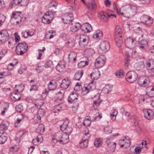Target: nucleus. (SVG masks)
Wrapping results in <instances>:
<instances>
[{"mask_svg": "<svg viewBox=\"0 0 154 154\" xmlns=\"http://www.w3.org/2000/svg\"><path fill=\"white\" fill-rule=\"evenodd\" d=\"M64 91H60L57 93L56 100H55V102L56 103V105H55V109L58 111L62 109L61 100L64 97Z\"/></svg>", "mask_w": 154, "mask_h": 154, "instance_id": "obj_1", "label": "nucleus"}, {"mask_svg": "<svg viewBox=\"0 0 154 154\" xmlns=\"http://www.w3.org/2000/svg\"><path fill=\"white\" fill-rule=\"evenodd\" d=\"M28 48L26 43H20L17 45L15 51L18 55H22L26 52Z\"/></svg>", "mask_w": 154, "mask_h": 154, "instance_id": "obj_2", "label": "nucleus"}, {"mask_svg": "<svg viewBox=\"0 0 154 154\" xmlns=\"http://www.w3.org/2000/svg\"><path fill=\"white\" fill-rule=\"evenodd\" d=\"M53 13L52 11L47 12L42 19V22L46 24H49L52 21L54 18Z\"/></svg>", "mask_w": 154, "mask_h": 154, "instance_id": "obj_3", "label": "nucleus"}, {"mask_svg": "<svg viewBox=\"0 0 154 154\" xmlns=\"http://www.w3.org/2000/svg\"><path fill=\"white\" fill-rule=\"evenodd\" d=\"M78 97V94L76 92H72L68 97V101L69 103L74 104L76 107H78V103L77 100Z\"/></svg>", "mask_w": 154, "mask_h": 154, "instance_id": "obj_4", "label": "nucleus"}, {"mask_svg": "<svg viewBox=\"0 0 154 154\" xmlns=\"http://www.w3.org/2000/svg\"><path fill=\"white\" fill-rule=\"evenodd\" d=\"M125 77L127 81L132 83L136 80L138 77V75L134 71H130L127 73Z\"/></svg>", "mask_w": 154, "mask_h": 154, "instance_id": "obj_5", "label": "nucleus"}, {"mask_svg": "<svg viewBox=\"0 0 154 154\" xmlns=\"http://www.w3.org/2000/svg\"><path fill=\"white\" fill-rule=\"evenodd\" d=\"M99 52L100 54H103L107 52L109 49V43L107 41H104L100 43V45Z\"/></svg>", "mask_w": 154, "mask_h": 154, "instance_id": "obj_6", "label": "nucleus"}, {"mask_svg": "<svg viewBox=\"0 0 154 154\" xmlns=\"http://www.w3.org/2000/svg\"><path fill=\"white\" fill-rule=\"evenodd\" d=\"M116 143L113 142H111L109 140L106 141V144L105 145V147L106 151L109 152H114L116 147Z\"/></svg>", "mask_w": 154, "mask_h": 154, "instance_id": "obj_7", "label": "nucleus"}, {"mask_svg": "<svg viewBox=\"0 0 154 154\" xmlns=\"http://www.w3.org/2000/svg\"><path fill=\"white\" fill-rule=\"evenodd\" d=\"M149 78L146 76L140 77L138 80V83L141 86L145 87L150 82Z\"/></svg>", "mask_w": 154, "mask_h": 154, "instance_id": "obj_8", "label": "nucleus"}, {"mask_svg": "<svg viewBox=\"0 0 154 154\" xmlns=\"http://www.w3.org/2000/svg\"><path fill=\"white\" fill-rule=\"evenodd\" d=\"M106 58L104 56L100 55L96 59L95 66L97 68H100L103 66L105 63Z\"/></svg>", "mask_w": 154, "mask_h": 154, "instance_id": "obj_9", "label": "nucleus"}, {"mask_svg": "<svg viewBox=\"0 0 154 154\" xmlns=\"http://www.w3.org/2000/svg\"><path fill=\"white\" fill-rule=\"evenodd\" d=\"M73 19V14L72 13H65L62 20L64 23L69 24Z\"/></svg>", "mask_w": 154, "mask_h": 154, "instance_id": "obj_10", "label": "nucleus"}, {"mask_svg": "<svg viewBox=\"0 0 154 154\" xmlns=\"http://www.w3.org/2000/svg\"><path fill=\"white\" fill-rule=\"evenodd\" d=\"M141 22L145 24L150 26L153 23V19L150 17L146 15H144L140 17Z\"/></svg>", "mask_w": 154, "mask_h": 154, "instance_id": "obj_11", "label": "nucleus"}, {"mask_svg": "<svg viewBox=\"0 0 154 154\" xmlns=\"http://www.w3.org/2000/svg\"><path fill=\"white\" fill-rule=\"evenodd\" d=\"M95 88V86L93 82H92L88 84L87 86H85L83 88L82 91L84 94H86L90 91H92Z\"/></svg>", "mask_w": 154, "mask_h": 154, "instance_id": "obj_12", "label": "nucleus"}, {"mask_svg": "<svg viewBox=\"0 0 154 154\" xmlns=\"http://www.w3.org/2000/svg\"><path fill=\"white\" fill-rule=\"evenodd\" d=\"M87 136L86 138H83L81 142H80V146L81 148H86L88 145V139L90 136V134L88 133H85L84 137Z\"/></svg>", "mask_w": 154, "mask_h": 154, "instance_id": "obj_13", "label": "nucleus"}, {"mask_svg": "<svg viewBox=\"0 0 154 154\" xmlns=\"http://www.w3.org/2000/svg\"><path fill=\"white\" fill-rule=\"evenodd\" d=\"M144 117L146 119H152L154 116V113L153 111L151 109H146L143 110Z\"/></svg>", "mask_w": 154, "mask_h": 154, "instance_id": "obj_14", "label": "nucleus"}, {"mask_svg": "<svg viewBox=\"0 0 154 154\" xmlns=\"http://www.w3.org/2000/svg\"><path fill=\"white\" fill-rule=\"evenodd\" d=\"M66 63L64 61H60L56 66L57 70L59 72H62L65 69Z\"/></svg>", "mask_w": 154, "mask_h": 154, "instance_id": "obj_15", "label": "nucleus"}, {"mask_svg": "<svg viewBox=\"0 0 154 154\" xmlns=\"http://www.w3.org/2000/svg\"><path fill=\"white\" fill-rule=\"evenodd\" d=\"M100 75V72L97 69H94L90 74L91 78L94 80L97 79L99 78Z\"/></svg>", "mask_w": 154, "mask_h": 154, "instance_id": "obj_16", "label": "nucleus"}, {"mask_svg": "<svg viewBox=\"0 0 154 154\" xmlns=\"http://www.w3.org/2000/svg\"><path fill=\"white\" fill-rule=\"evenodd\" d=\"M71 83V81L68 78L63 79L60 84V87L63 89L67 88Z\"/></svg>", "mask_w": 154, "mask_h": 154, "instance_id": "obj_17", "label": "nucleus"}, {"mask_svg": "<svg viewBox=\"0 0 154 154\" xmlns=\"http://www.w3.org/2000/svg\"><path fill=\"white\" fill-rule=\"evenodd\" d=\"M35 31L34 30H31L28 31H25L22 32V35L23 37L26 38L28 37H31L35 34Z\"/></svg>", "mask_w": 154, "mask_h": 154, "instance_id": "obj_18", "label": "nucleus"}, {"mask_svg": "<svg viewBox=\"0 0 154 154\" xmlns=\"http://www.w3.org/2000/svg\"><path fill=\"white\" fill-rule=\"evenodd\" d=\"M69 135L67 134L63 133L61 139L58 140L59 142L62 144H66L69 141Z\"/></svg>", "mask_w": 154, "mask_h": 154, "instance_id": "obj_19", "label": "nucleus"}, {"mask_svg": "<svg viewBox=\"0 0 154 154\" xmlns=\"http://www.w3.org/2000/svg\"><path fill=\"white\" fill-rule=\"evenodd\" d=\"M114 36L115 38H122L121 29L119 25L116 26Z\"/></svg>", "mask_w": 154, "mask_h": 154, "instance_id": "obj_20", "label": "nucleus"}, {"mask_svg": "<svg viewBox=\"0 0 154 154\" xmlns=\"http://www.w3.org/2000/svg\"><path fill=\"white\" fill-rule=\"evenodd\" d=\"M98 17L103 21H106L109 17L108 14L103 12H100L98 15Z\"/></svg>", "mask_w": 154, "mask_h": 154, "instance_id": "obj_21", "label": "nucleus"}, {"mask_svg": "<svg viewBox=\"0 0 154 154\" xmlns=\"http://www.w3.org/2000/svg\"><path fill=\"white\" fill-rule=\"evenodd\" d=\"M57 85L56 81L52 80L50 81L48 85V87L49 90H53L55 89Z\"/></svg>", "mask_w": 154, "mask_h": 154, "instance_id": "obj_22", "label": "nucleus"}, {"mask_svg": "<svg viewBox=\"0 0 154 154\" xmlns=\"http://www.w3.org/2000/svg\"><path fill=\"white\" fill-rule=\"evenodd\" d=\"M146 93L151 97H154V86H149L146 88Z\"/></svg>", "mask_w": 154, "mask_h": 154, "instance_id": "obj_23", "label": "nucleus"}, {"mask_svg": "<svg viewBox=\"0 0 154 154\" xmlns=\"http://www.w3.org/2000/svg\"><path fill=\"white\" fill-rule=\"evenodd\" d=\"M95 53L94 50L91 48L86 49L84 51V54L87 57H91Z\"/></svg>", "mask_w": 154, "mask_h": 154, "instance_id": "obj_24", "label": "nucleus"}, {"mask_svg": "<svg viewBox=\"0 0 154 154\" xmlns=\"http://www.w3.org/2000/svg\"><path fill=\"white\" fill-rule=\"evenodd\" d=\"M97 97L98 98V100H94L93 104V106L95 109H97V107L99 106L100 103V101H98V100L100 98L99 95V94H97V95H95L94 97V99H95V98Z\"/></svg>", "mask_w": 154, "mask_h": 154, "instance_id": "obj_25", "label": "nucleus"}, {"mask_svg": "<svg viewBox=\"0 0 154 154\" xmlns=\"http://www.w3.org/2000/svg\"><path fill=\"white\" fill-rule=\"evenodd\" d=\"M83 74V71H79L78 72H77L75 74L74 76V78L75 80H79Z\"/></svg>", "mask_w": 154, "mask_h": 154, "instance_id": "obj_26", "label": "nucleus"}, {"mask_svg": "<svg viewBox=\"0 0 154 154\" xmlns=\"http://www.w3.org/2000/svg\"><path fill=\"white\" fill-rule=\"evenodd\" d=\"M24 117L23 115H20L18 116L16 121L15 123V126L16 127L19 126H20V124L21 122H22L23 120Z\"/></svg>", "mask_w": 154, "mask_h": 154, "instance_id": "obj_27", "label": "nucleus"}, {"mask_svg": "<svg viewBox=\"0 0 154 154\" xmlns=\"http://www.w3.org/2000/svg\"><path fill=\"white\" fill-rule=\"evenodd\" d=\"M103 36V33L100 30H97L96 31L95 33L93 35V37L94 38H100Z\"/></svg>", "mask_w": 154, "mask_h": 154, "instance_id": "obj_28", "label": "nucleus"}, {"mask_svg": "<svg viewBox=\"0 0 154 154\" xmlns=\"http://www.w3.org/2000/svg\"><path fill=\"white\" fill-rule=\"evenodd\" d=\"M8 138L7 134L6 133H3L0 135V144H3L5 143Z\"/></svg>", "mask_w": 154, "mask_h": 154, "instance_id": "obj_29", "label": "nucleus"}, {"mask_svg": "<svg viewBox=\"0 0 154 154\" xmlns=\"http://www.w3.org/2000/svg\"><path fill=\"white\" fill-rule=\"evenodd\" d=\"M76 54L74 51L71 52L69 55V61H75L76 59Z\"/></svg>", "mask_w": 154, "mask_h": 154, "instance_id": "obj_30", "label": "nucleus"}, {"mask_svg": "<svg viewBox=\"0 0 154 154\" xmlns=\"http://www.w3.org/2000/svg\"><path fill=\"white\" fill-rule=\"evenodd\" d=\"M21 13L20 12H13L11 16V21L14 20V19L17 18L18 16H21Z\"/></svg>", "mask_w": 154, "mask_h": 154, "instance_id": "obj_31", "label": "nucleus"}, {"mask_svg": "<svg viewBox=\"0 0 154 154\" xmlns=\"http://www.w3.org/2000/svg\"><path fill=\"white\" fill-rule=\"evenodd\" d=\"M45 129L44 125L42 124H39L37 128H36V132L41 134L43 133Z\"/></svg>", "mask_w": 154, "mask_h": 154, "instance_id": "obj_32", "label": "nucleus"}, {"mask_svg": "<svg viewBox=\"0 0 154 154\" xmlns=\"http://www.w3.org/2000/svg\"><path fill=\"white\" fill-rule=\"evenodd\" d=\"M15 88L17 92H21L24 89V85L21 83L18 85H16Z\"/></svg>", "mask_w": 154, "mask_h": 154, "instance_id": "obj_33", "label": "nucleus"}, {"mask_svg": "<svg viewBox=\"0 0 154 154\" xmlns=\"http://www.w3.org/2000/svg\"><path fill=\"white\" fill-rule=\"evenodd\" d=\"M86 5L89 10H94L96 8V5L94 2H91L87 4Z\"/></svg>", "mask_w": 154, "mask_h": 154, "instance_id": "obj_34", "label": "nucleus"}, {"mask_svg": "<svg viewBox=\"0 0 154 154\" xmlns=\"http://www.w3.org/2000/svg\"><path fill=\"white\" fill-rule=\"evenodd\" d=\"M130 142L129 140H128L127 142H126L125 141V139H123L119 140V144L120 145L121 147L122 148L126 143L127 144V146H130Z\"/></svg>", "mask_w": 154, "mask_h": 154, "instance_id": "obj_35", "label": "nucleus"}, {"mask_svg": "<svg viewBox=\"0 0 154 154\" xmlns=\"http://www.w3.org/2000/svg\"><path fill=\"white\" fill-rule=\"evenodd\" d=\"M112 90V88L109 85H106L102 89L103 91L105 94H108Z\"/></svg>", "mask_w": 154, "mask_h": 154, "instance_id": "obj_36", "label": "nucleus"}, {"mask_svg": "<svg viewBox=\"0 0 154 154\" xmlns=\"http://www.w3.org/2000/svg\"><path fill=\"white\" fill-rule=\"evenodd\" d=\"M80 26L79 23H76L75 25L70 27V30L73 32H75L79 30Z\"/></svg>", "mask_w": 154, "mask_h": 154, "instance_id": "obj_37", "label": "nucleus"}, {"mask_svg": "<svg viewBox=\"0 0 154 154\" xmlns=\"http://www.w3.org/2000/svg\"><path fill=\"white\" fill-rule=\"evenodd\" d=\"M62 122H63V123L60 125V128L62 131H64L68 126L69 122L68 121H62Z\"/></svg>", "mask_w": 154, "mask_h": 154, "instance_id": "obj_38", "label": "nucleus"}, {"mask_svg": "<svg viewBox=\"0 0 154 154\" xmlns=\"http://www.w3.org/2000/svg\"><path fill=\"white\" fill-rule=\"evenodd\" d=\"M33 82H34V83L33 84H31V87L30 89V91L32 90L36 91L37 90L36 87V85L37 84V82L34 80H31L30 81V83H31Z\"/></svg>", "mask_w": 154, "mask_h": 154, "instance_id": "obj_39", "label": "nucleus"}, {"mask_svg": "<svg viewBox=\"0 0 154 154\" xmlns=\"http://www.w3.org/2000/svg\"><path fill=\"white\" fill-rule=\"evenodd\" d=\"M118 113V111L115 109H113L111 111L110 114V117L113 120H115L116 119V116Z\"/></svg>", "mask_w": 154, "mask_h": 154, "instance_id": "obj_40", "label": "nucleus"}, {"mask_svg": "<svg viewBox=\"0 0 154 154\" xmlns=\"http://www.w3.org/2000/svg\"><path fill=\"white\" fill-rule=\"evenodd\" d=\"M88 64V62L87 61H81L78 64L79 68H82L84 67L85 66Z\"/></svg>", "mask_w": 154, "mask_h": 154, "instance_id": "obj_41", "label": "nucleus"}, {"mask_svg": "<svg viewBox=\"0 0 154 154\" xmlns=\"http://www.w3.org/2000/svg\"><path fill=\"white\" fill-rule=\"evenodd\" d=\"M89 39H88L87 40L86 39H82V41L80 40L79 42V45L80 46L84 47L87 46L89 41Z\"/></svg>", "mask_w": 154, "mask_h": 154, "instance_id": "obj_42", "label": "nucleus"}, {"mask_svg": "<svg viewBox=\"0 0 154 154\" xmlns=\"http://www.w3.org/2000/svg\"><path fill=\"white\" fill-rule=\"evenodd\" d=\"M0 35L2 37L8 38L9 37V34L7 30H4L0 31Z\"/></svg>", "mask_w": 154, "mask_h": 154, "instance_id": "obj_43", "label": "nucleus"}, {"mask_svg": "<svg viewBox=\"0 0 154 154\" xmlns=\"http://www.w3.org/2000/svg\"><path fill=\"white\" fill-rule=\"evenodd\" d=\"M8 127V123L5 122H2L0 124V128L2 130H6Z\"/></svg>", "mask_w": 154, "mask_h": 154, "instance_id": "obj_44", "label": "nucleus"}, {"mask_svg": "<svg viewBox=\"0 0 154 154\" xmlns=\"http://www.w3.org/2000/svg\"><path fill=\"white\" fill-rule=\"evenodd\" d=\"M20 3V0H13L10 3V5L11 8H14L19 5Z\"/></svg>", "mask_w": 154, "mask_h": 154, "instance_id": "obj_45", "label": "nucleus"}, {"mask_svg": "<svg viewBox=\"0 0 154 154\" xmlns=\"http://www.w3.org/2000/svg\"><path fill=\"white\" fill-rule=\"evenodd\" d=\"M54 66L53 61L51 60H49L46 62L45 63L44 66L46 68H53Z\"/></svg>", "mask_w": 154, "mask_h": 154, "instance_id": "obj_46", "label": "nucleus"}, {"mask_svg": "<svg viewBox=\"0 0 154 154\" xmlns=\"http://www.w3.org/2000/svg\"><path fill=\"white\" fill-rule=\"evenodd\" d=\"M116 75L119 78H122L124 75V72L123 70L120 69L116 72Z\"/></svg>", "mask_w": 154, "mask_h": 154, "instance_id": "obj_47", "label": "nucleus"}, {"mask_svg": "<svg viewBox=\"0 0 154 154\" xmlns=\"http://www.w3.org/2000/svg\"><path fill=\"white\" fill-rule=\"evenodd\" d=\"M44 103V102L42 100L39 99L36 101L35 104V106H37V107H40L43 105Z\"/></svg>", "mask_w": 154, "mask_h": 154, "instance_id": "obj_48", "label": "nucleus"}, {"mask_svg": "<svg viewBox=\"0 0 154 154\" xmlns=\"http://www.w3.org/2000/svg\"><path fill=\"white\" fill-rule=\"evenodd\" d=\"M55 35L56 32L55 31L52 30L49 31L48 33L46 35V36L49 37V38H52L54 37V36Z\"/></svg>", "mask_w": 154, "mask_h": 154, "instance_id": "obj_49", "label": "nucleus"}, {"mask_svg": "<svg viewBox=\"0 0 154 154\" xmlns=\"http://www.w3.org/2000/svg\"><path fill=\"white\" fill-rule=\"evenodd\" d=\"M42 117L37 114L33 119L34 122L35 123H40L41 122V118Z\"/></svg>", "mask_w": 154, "mask_h": 154, "instance_id": "obj_50", "label": "nucleus"}, {"mask_svg": "<svg viewBox=\"0 0 154 154\" xmlns=\"http://www.w3.org/2000/svg\"><path fill=\"white\" fill-rule=\"evenodd\" d=\"M101 141L100 139H96L94 141V144L95 146L97 147L100 146L101 145Z\"/></svg>", "mask_w": 154, "mask_h": 154, "instance_id": "obj_51", "label": "nucleus"}, {"mask_svg": "<svg viewBox=\"0 0 154 154\" xmlns=\"http://www.w3.org/2000/svg\"><path fill=\"white\" fill-rule=\"evenodd\" d=\"M72 128L71 127L68 125L66 128V129H65V130H64V131H65V132L64 133L66 134L69 135L72 132Z\"/></svg>", "mask_w": 154, "mask_h": 154, "instance_id": "obj_52", "label": "nucleus"}, {"mask_svg": "<svg viewBox=\"0 0 154 154\" xmlns=\"http://www.w3.org/2000/svg\"><path fill=\"white\" fill-rule=\"evenodd\" d=\"M85 29L84 30L86 32H90L92 30V28L91 25L89 23H87L85 26Z\"/></svg>", "mask_w": 154, "mask_h": 154, "instance_id": "obj_53", "label": "nucleus"}, {"mask_svg": "<svg viewBox=\"0 0 154 154\" xmlns=\"http://www.w3.org/2000/svg\"><path fill=\"white\" fill-rule=\"evenodd\" d=\"M126 6L128 8V10L129 11H134L135 12L137 10V8L136 6L132 5H127Z\"/></svg>", "mask_w": 154, "mask_h": 154, "instance_id": "obj_54", "label": "nucleus"}, {"mask_svg": "<svg viewBox=\"0 0 154 154\" xmlns=\"http://www.w3.org/2000/svg\"><path fill=\"white\" fill-rule=\"evenodd\" d=\"M45 114V111L43 109H39L38 111L37 114L38 115L43 117Z\"/></svg>", "mask_w": 154, "mask_h": 154, "instance_id": "obj_55", "label": "nucleus"}, {"mask_svg": "<svg viewBox=\"0 0 154 154\" xmlns=\"http://www.w3.org/2000/svg\"><path fill=\"white\" fill-rule=\"evenodd\" d=\"M13 98L15 99L14 100H15L16 101L19 100L20 99L21 97L20 94H17V93H15L14 96H13Z\"/></svg>", "mask_w": 154, "mask_h": 154, "instance_id": "obj_56", "label": "nucleus"}, {"mask_svg": "<svg viewBox=\"0 0 154 154\" xmlns=\"http://www.w3.org/2000/svg\"><path fill=\"white\" fill-rule=\"evenodd\" d=\"M74 42V39H73L72 40V39H69V40L67 42V44L69 47H71L75 45Z\"/></svg>", "mask_w": 154, "mask_h": 154, "instance_id": "obj_57", "label": "nucleus"}, {"mask_svg": "<svg viewBox=\"0 0 154 154\" xmlns=\"http://www.w3.org/2000/svg\"><path fill=\"white\" fill-rule=\"evenodd\" d=\"M153 62V60L152 59H149L146 61V65L147 67H150L151 66V63Z\"/></svg>", "mask_w": 154, "mask_h": 154, "instance_id": "obj_58", "label": "nucleus"}, {"mask_svg": "<svg viewBox=\"0 0 154 154\" xmlns=\"http://www.w3.org/2000/svg\"><path fill=\"white\" fill-rule=\"evenodd\" d=\"M130 57H125V67L127 68L128 66L130 63Z\"/></svg>", "mask_w": 154, "mask_h": 154, "instance_id": "obj_59", "label": "nucleus"}, {"mask_svg": "<svg viewBox=\"0 0 154 154\" xmlns=\"http://www.w3.org/2000/svg\"><path fill=\"white\" fill-rule=\"evenodd\" d=\"M104 130L105 133L106 134H109L111 133L112 132V129L109 127H106L104 128Z\"/></svg>", "mask_w": 154, "mask_h": 154, "instance_id": "obj_60", "label": "nucleus"}, {"mask_svg": "<svg viewBox=\"0 0 154 154\" xmlns=\"http://www.w3.org/2000/svg\"><path fill=\"white\" fill-rule=\"evenodd\" d=\"M21 6H26L29 3V0H20Z\"/></svg>", "mask_w": 154, "mask_h": 154, "instance_id": "obj_61", "label": "nucleus"}, {"mask_svg": "<svg viewBox=\"0 0 154 154\" xmlns=\"http://www.w3.org/2000/svg\"><path fill=\"white\" fill-rule=\"evenodd\" d=\"M17 111L19 112H21L23 110V107L20 104L18 105L16 108Z\"/></svg>", "mask_w": 154, "mask_h": 154, "instance_id": "obj_62", "label": "nucleus"}, {"mask_svg": "<svg viewBox=\"0 0 154 154\" xmlns=\"http://www.w3.org/2000/svg\"><path fill=\"white\" fill-rule=\"evenodd\" d=\"M19 149V147L16 145L12 146L10 148V149L11 151L13 152H16L18 151Z\"/></svg>", "mask_w": 154, "mask_h": 154, "instance_id": "obj_63", "label": "nucleus"}, {"mask_svg": "<svg viewBox=\"0 0 154 154\" xmlns=\"http://www.w3.org/2000/svg\"><path fill=\"white\" fill-rule=\"evenodd\" d=\"M22 19V17L21 16H18V17L14 19L13 21H15L16 23V24L17 25L21 22Z\"/></svg>", "mask_w": 154, "mask_h": 154, "instance_id": "obj_64", "label": "nucleus"}]
</instances>
